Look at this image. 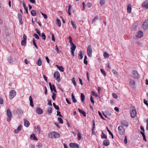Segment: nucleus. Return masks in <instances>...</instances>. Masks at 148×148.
<instances>
[{
    "mask_svg": "<svg viewBox=\"0 0 148 148\" xmlns=\"http://www.w3.org/2000/svg\"><path fill=\"white\" fill-rule=\"evenodd\" d=\"M56 66L60 71L62 72H63L64 71V68L62 66H59L58 65H56Z\"/></svg>",
    "mask_w": 148,
    "mask_h": 148,
    "instance_id": "4be33fe9",
    "label": "nucleus"
},
{
    "mask_svg": "<svg viewBox=\"0 0 148 148\" xmlns=\"http://www.w3.org/2000/svg\"><path fill=\"white\" fill-rule=\"evenodd\" d=\"M144 102L145 105L148 106V103H147V101L145 99H144Z\"/></svg>",
    "mask_w": 148,
    "mask_h": 148,
    "instance_id": "338daca9",
    "label": "nucleus"
},
{
    "mask_svg": "<svg viewBox=\"0 0 148 148\" xmlns=\"http://www.w3.org/2000/svg\"><path fill=\"white\" fill-rule=\"evenodd\" d=\"M112 96L115 99L117 98L118 96L115 93H113L112 94Z\"/></svg>",
    "mask_w": 148,
    "mask_h": 148,
    "instance_id": "6e6d98bb",
    "label": "nucleus"
},
{
    "mask_svg": "<svg viewBox=\"0 0 148 148\" xmlns=\"http://www.w3.org/2000/svg\"><path fill=\"white\" fill-rule=\"evenodd\" d=\"M23 40L26 41V40H27V36H26L25 34H23Z\"/></svg>",
    "mask_w": 148,
    "mask_h": 148,
    "instance_id": "69168bd1",
    "label": "nucleus"
},
{
    "mask_svg": "<svg viewBox=\"0 0 148 148\" xmlns=\"http://www.w3.org/2000/svg\"><path fill=\"white\" fill-rule=\"evenodd\" d=\"M49 84L51 91L52 92L53 90L55 92H56L57 91L56 90V87L54 85H52V86L51 82H49Z\"/></svg>",
    "mask_w": 148,
    "mask_h": 148,
    "instance_id": "1a4fd4ad",
    "label": "nucleus"
},
{
    "mask_svg": "<svg viewBox=\"0 0 148 148\" xmlns=\"http://www.w3.org/2000/svg\"><path fill=\"white\" fill-rule=\"evenodd\" d=\"M135 84V82L134 80H132V79H130V85L134 86Z\"/></svg>",
    "mask_w": 148,
    "mask_h": 148,
    "instance_id": "72a5a7b5",
    "label": "nucleus"
},
{
    "mask_svg": "<svg viewBox=\"0 0 148 148\" xmlns=\"http://www.w3.org/2000/svg\"><path fill=\"white\" fill-rule=\"evenodd\" d=\"M41 14L44 17L45 19H46L47 18V16L46 14H43L42 12H41Z\"/></svg>",
    "mask_w": 148,
    "mask_h": 148,
    "instance_id": "680f3d73",
    "label": "nucleus"
},
{
    "mask_svg": "<svg viewBox=\"0 0 148 148\" xmlns=\"http://www.w3.org/2000/svg\"><path fill=\"white\" fill-rule=\"evenodd\" d=\"M6 114L7 116V121L9 122L11 120L12 117V112L9 108H8L7 110Z\"/></svg>",
    "mask_w": 148,
    "mask_h": 148,
    "instance_id": "7ed1b4c3",
    "label": "nucleus"
},
{
    "mask_svg": "<svg viewBox=\"0 0 148 148\" xmlns=\"http://www.w3.org/2000/svg\"><path fill=\"white\" fill-rule=\"evenodd\" d=\"M71 7V5L70 4H69L68 5V12L69 14V15H71V12L70 11V9Z\"/></svg>",
    "mask_w": 148,
    "mask_h": 148,
    "instance_id": "37998d69",
    "label": "nucleus"
},
{
    "mask_svg": "<svg viewBox=\"0 0 148 148\" xmlns=\"http://www.w3.org/2000/svg\"><path fill=\"white\" fill-rule=\"evenodd\" d=\"M31 13L32 16H35L36 15V10H32L31 11Z\"/></svg>",
    "mask_w": 148,
    "mask_h": 148,
    "instance_id": "c85d7f7f",
    "label": "nucleus"
},
{
    "mask_svg": "<svg viewBox=\"0 0 148 148\" xmlns=\"http://www.w3.org/2000/svg\"><path fill=\"white\" fill-rule=\"evenodd\" d=\"M98 112L100 116L101 117V118L104 120L105 119H104L103 117L101 112L99 111Z\"/></svg>",
    "mask_w": 148,
    "mask_h": 148,
    "instance_id": "4d7b16f0",
    "label": "nucleus"
},
{
    "mask_svg": "<svg viewBox=\"0 0 148 148\" xmlns=\"http://www.w3.org/2000/svg\"><path fill=\"white\" fill-rule=\"evenodd\" d=\"M112 72L114 74V75H115L116 76H117V75H118L117 73L115 70L112 69Z\"/></svg>",
    "mask_w": 148,
    "mask_h": 148,
    "instance_id": "864d4df0",
    "label": "nucleus"
},
{
    "mask_svg": "<svg viewBox=\"0 0 148 148\" xmlns=\"http://www.w3.org/2000/svg\"><path fill=\"white\" fill-rule=\"evenodd\" d=\"M106 112L108 116H110L111 115V113L108 111H106Z\"/></svg>",
    "mask_w": 148,
    "mask_h": 148,
    "instance_id": "774afa93",
    "label": "nucleus"
},
{
    "mask_svg": "<svg viewBox=\"0 0 148 148\" xmlns=\"http://www.w3.org/2000/svg\"><path fill=\"white\" fill-rule=\"evenodd\" d=\"M98 17L97 16H95L93 19L92 21V23H94L95 22L96 20H98Z\"/></svg>",
    "mask_w": 148,
    "mask_h": 148,
    "instance_id": "3c124183",
    "label": "nucleus"
},
{
    "mask_svg": "<svg viewBox=\"0 0 148 148\" xmlns=\"http://www.w3.org/2000/svg\"><path fill=\"white\" fill-rule=\"evenodd\" d=\"M133 77L136 78H139V76L137 72L136 71H134L132 72Z\"/></svg>",
    "mask_w": 148,
    "mask_h": 148,
    "instance_id": "f8f14e48",
    "label": "nucleus"
},
{
    "mask_svg": "<svg viewBox=\"0 0 148 148\" xmlns=\"http://www.w3.org/2000/svg\"><path fill=\"white\" fill-rule=\"evenodd\" d=\"M71 23L74 29H76L77 28V27L76 24L74 22L71 21Z\"/></svg>",
    "mask_w": 148,
    "mask_h": 148,
    "instance_id": "a878e982",
    "label": "nucleus"
},
{
    "mask_svg": "<svg viewBox=\"0 0 148 148\" xmlns=\"http://www.w3.org/2000/svg\"><path fill=\"white\" fill-rule=\"evenodd\" d=\"M29 99L30 101V105L32 107H33L34 106V104L33 103V99L31 96L29 97Z\"/></svg>",
    "mask_w": 148,
    "mask_h": 148,
    "instance_id": "6ab92c4d",
    "label": "nucleus"
},
{
    "mask_svg": "<svg viewBox=\"0 0 148 148\" xmlns=\"http://www.w3.org/2000/svg\"><path fill=\"white\" fill-rule=\"evenodd\" d=\"M94 98L93 97H92V96H91L90 98V100L91 101V102L92 104H94L95 103V101H94L93 100Z\"/></svg>",
    "mask_w": 148,
    "mask_h": 148,
    "instance_id": "5fc2aeb1",
    "label": "nucleus"
},
{
    "mask_svg": "<svg viewBox=\"0 0 148 148\" xmlns=\"http://www.w3.org/2000/svg\"><path fill=\"white\" fill-rule=\"evenodd\" d=\"M53 105L56 109L58 110H59V107L58 106L56 105L55 103H53Z\"/></svg>",
    "mask_w": 148,
    "mask_h": 148,
    "instance_id": "79ce46f5",
    "label": "nucleus"
},
{
    "mask_svg": "<svg viewBox=\"0 0 148 148\" xmlns=\"http://www.w3.org/2000/svg\"><path fill=\"white\" fill-rule=\"evenodd\" d=\"M92 5V4L91 3H89V2L87 4V6L88 8H90L91 7Z\"/></svg>",
    "mask_w": 148,
    "mask_h": 148,
    "instance_id": "bf43d9fd",
    "label": "nucleus"
},
{
    "mask_svg": "<svg viewBox=\"0 0 148 148\" xmlns=\"http://www.w3.org/2000/svg\"><path fill=\"white\" fill-rule=\"evenodd\" d=\"M18 17L19 20V23L21 24H22L23 23L22 20V16L20 14H18Z\"/></svg>",
    "mask_w": 148,
    "mask_h": 148,
    "instance_id": "f3484780",
    "label": "nucleus"
},
{
    "mask_svg": "<svg viewBox=\"0 0 148 148\" xmlns=\"http://www.w3.org/2000/svg\"><path fill=\"white\" fill-rule=\"evenodd\" d=\"M30 138H31L34 140H37L38 139L35 137V135L34 134H32L30 136Z\"/></svg>",
    "mask_w": 148,
    "mask_h": 148,
    "instance_id": "c756f323",
    "label": "nucleus"
},
{
    "mask_svg": "<svg viewBox=\"0 0 148 148\" xmlns=\"http://www.w3.org/2000/svg\"><path fill=\"white\" fill-rule=\"evenodd\" d=\"M71 96H72V100L73 102L74 103L76 102L77 101L75 99V96L73 95V93H72Z\"/></svg>",
    "mask_w": 148,
    "mask_h": 148,
    "instance_id": "7c9ffc66",
    "label": "nucleus"
},
{
    "mask_svg": "<svg viewBox=\"0 0 148 148\" xmlns=\"http://www.w3.org/2000/svg\"><path fill=\"white\" fill-rule=\"evenodd\" d=\"M33 36L36 38L37 39H39V37L38 35L36 34H35L33 35Z\"/></svg>",
    "mask_w": 148,
    "mask_h": 148,
    "instance_id": "13d9d810",
    "label": "nucleus"
},
{
    "mask_svg": "<svg viewBox=\"0 0 148 148\" xmlns=\"http://www.w3.org/2000/svg\"><path fill=\"white\" fill-rule=\"evenodd\" d=\"M142 6L143 8L146 9L148 8V1L146 0L142 3Z\"/></svg>",
    "mask_w": 148,
    "mask_h": 148,
    "instance_id": "9d476101",
    "label": "nucleus"
},
{
    "mask_svg": "<svg viewBox=\"0 0 148 148\" xmlns=\"http://www.w3.org/2000/svg\"><path fill=\"white\" fill-rule=\"evenodd\" d=\"M56 97V94L54 92H53L52 98L53 100H55Z\"/></svg>",
    "mask_w": 148,
    "mask_h": 148,
    "instance_id": "49530a36",
    "label": "nucleus"
},
{
    "mask_svg": "<svg viewBox=\"0 0 148 148\" xmlns=\"http://www.w3.org/2000/svg\"><path fill=\"white\" fill-rule=\"evenodd\" d=\"M68 39L69 40V42L71 45L73 44L72 42V39L71 37L69 36L68 37Z\"/></svg>",
    "mask_w": 148,
    "mask_h": 148,
    "instance_id": "de8ad7c7",
    "label": "nucleus"
},
{
    "mask_svg": "<svg viewBox=\"0 0 148 148\" xmlns=\"http://www.w3.org/2000/svg\"><path fill=\"white\" fill-rule=\"evenodd\" d=\"M32 42H33V44L34 46L35 47L36 49H38V46H37V45L36 44V42H35V40L34 39H33V40H32Z\"/></svg>",
    "mask_w": 148,
    "mask_h": 148,
    "instance_id": "e433bc0d",
    "label": "nucleus"
},
{
    "mask_svg": "<svg viewBox=\"0 0 148 148\" xmlns=\"http://www.w3.org/2000/svg\"><path fill=\"white\" fill-rule=\"evenodd\" d=\"M81 99L82 101H84L85 99V96L83 93H81Z\"/></svg>",
    "mask_w": 148,
    "mask_h": 148,
    "instance_id": "473e14b6",
    "label": "nucleus"
},
{
    "mask_svg": "<svg viewBox=\"0 0 148 148\" xmlns=\"http://www.w3.org/2000/svg\"><path fill=\"white\" fill-rule=\"evenodd\" d=\"M49 136L51 138H59L60 137V135L58 133H56L55 131H53L50 133L49 134Z\"/></svg>",
    "mask_w": 148,
    "mask_h": 148,
    "instance_id": "f03ea898",
    "label": "nucleus"
},
{
    "mask_svg": "<svg viewBox=\"0 0 148 148\" xmlns=\"http://www.w3.org/2000/svg\"><path fill=\"white\" fill-rule=\"evenodd\" d=\"M57 116H59L60 117H62V116L60 112L58 111H57Z\"/></svg>",
    "mask_w": 148,
    "mask_h": 148,
    "instance_id": "e2e57ef3",
    "label": "nucleus"
},
{
    "mask_svg": "<svg viewBox=\"0 0 148 148\" xmlns=\"http://www.w3.org/2000/svg\"><path fill=\"white\" fill-rule=\"evenodd\" d=\"M78 110L80 113L82 114L84 116H86V113L83 111L82 110L79 108Z\"/></svg>",
    "mask_w": 148,
    "mask_h": 148,
    "instance_id": "412c9836",
    "label": "nucleus"
},
{
    "mask_svg": "<svg viewBox=\"0 0 148 148\" xmlns=\"http://www.w3.org/2000/svg\"><path fill=\"white\" fill-rule=\"evenodd\" d=\"M127 137L126 136H125V137L124 140V143L126 144H127Z\"/></svg>",
    "mask_w": 148,
    "mask_h": 148,
    "instance_id": "052dcab7",
    "label": "nucleus"
},
{
    "mask_svg": "<svg viewBox=\"0 0 148 148\" xmlns=\"http://www.w3.org/2000/svg\"><path fill=\"white\" fill-rule=\"evenodd\" d=\"M103 56L105 58H108L109 56V54L106 52H104L103 54Z\"/></svg>",
    "mask_w": 148,
    "mask_h": 148,
    "instance_id": "ea45409f",
    "label": "nucleus"
},
{
    "mask_svg": "<svg viewBox=\"0 0 148 148\" xmlns=\"http://www.w3.org/2000/svg\"><path fill=\"white\" fill-rule=\"evenodd\" d=\"M52 109L51 107L48 108L47 110V112L49 115H50L52 113Z\"/></svg>",
    "mask_w": 148,
    "mask_h": 148,
    "instance_id": "2f4dec72",
    "label": "nucleus"
},
{
    "mask_svg": "<svg viewBox=\"0 0 148 148\" xmlns=\"http://www.w3.org/2000/svg\"><path fill=\"white\" fill-rule=\"evenodd\" d=\"M143 36V33L142 31L139 30L138 31L137 34L135 36L134 39H137L141 38Z\"/></svg>",
    "mask_w": 148,
    "mask_h": 148,
    "instance_id": "423d86ee",
    "label": "nucleus"
},
{
    "mask_svg": "<svg viewBox=\"0 0 148 148\" xmlns=\"http://www.w3.org/2000/svg\"><path fill=\"white\" fill-rule=\"evenodd\" d=\"M26 41L22 40L21 42V45L22 46H25L26 45Z\"/></svg>",
    "mask_w": 148,
    "mask_h": 148,
    "instance_id": "c03bdc74",
    "label": "nucleus"
},
{
    "mask_svg": "<svg viewBox=\"0 0 148 148\" xmlns=\"http://www.w3.org/2000/svg\"><path fill=\"white\" fill-rule=\"evenodd\" d=\"M92 49L91 46L90 45H88L87 49V53L88 57H90L92 56Z\"/></svg>",
    "mask_w": 148,
    "mask_h": 148,
    "instance_id": "20e7f679",
    "label": "nucleus"
},
{
    "mask_svg": "<svg viewBox=\"0 0 148 148\" xmlns=\"http://www.w3.org/2000/svg\"><path fill=\"white\" fill-rule=\"evenodd\" d=\"M91 94L93 96H95V97H98V95H97V93L94 91H92V92Z\"/></svg>",
    "mask_w": 148,
    "mask_h": 148,
    "instance_id": "58836bf2",
    "label": "nucleus"
},
{
    "mask_svg": "<svg viewBox=\"0 0 148 148\" xmlns=\"http://www.w3.org/2000/svg\"><path fill=\"white\" fill-rule=\"evenodd\" d=\"M22 126L21 125H20L18 126V127L17 129L20 131L21 130L22 128Z\"/></svg>",
    "mask_w": 148,
    "mask_h": 148,
    "instance_id": "0e129e2a",
    "label": "nucleus"
},
{
    "mask_svg": "<svg viewBox=\"0 0 148 148\" xmlns=\"http://www.w3.org/2000/svg\"><path fill=\"white\" fill-rule=\"evenodd\" d=\"M71 81L74 85L75 86H77V83L75 82V77H73L72 78Z\"/></svg>",
    "mask_w": 148,
    "mask_h": 148,
    "instance_id": "f704fd0d",
    "label": "nucleus"
},
{
    "mask_svg": "<svg viewBox=\"0 0 148 148\" xmlns=\"http://www.w3.org/2000/svg\"><path fill=\"white\" fill-rule=\"evenodd\" d=\"M100 71L101 73H102L103 75L105 77L106 76V73L104 71V70L103 69H100Z\"/></svg>",
    "mask_w": 148,
    "mask_h": 148,
    "instance_id": "a19ab883",
    "label": "nucleus"
},
{
    "mask_svg": "<svg viewBox=\"0 0 148 148\" xmlns=\"http://www.w3.org/2000/svg\"><path fill=\"white\" fill-rule=\"evenodd\" d=\"M69 146L71 147L79 148V145L75 143H71L69 144Z\"/></svg>",
    "mask_w": 148,
    "mask_h": 148,
    "instance_id": "9b49d317",
    "label": "nucleus"
},
{
    "mask_svg": "<svg viewBox=\"0 0 148 148\" xmlns=\"http://www.w3.org/2000/svg\"><path fill=\"white\" fill-rule=\"evenodd\" d=\"M41 36L43 40H45L46 39V36L44 33H42L41 34Z\"/></svg>",
    "mask_w": 148,
    "mask_h": 148,
    "instance_id": "8fccbe9b",
    "label": "nucleus"
},
{
    "mask_svg": "<svg viewBox=\"0 0 148 148\" xmlns=\"http://www.w3.org/2000/svg\"><path fill=\"white\" fill-rule=\"evenodd\" d=\"M105 0H100V3L101 5H102L105 4Z\"/></svg>",
    "mask_w": 148,
    "mask_h": 148,
    "instance_id": "603ef678",
    "label": "nucleus"
},
{
    "mask_svg": "<svg viewBox=\"0 0 148 148\" xmlns=\"http://www.w3.org/2000/svg\"><path fill=\"white\" fill-rule=\"evenodd\" d=\"M121 124L123 126H125L126 127L128 126V123L125 120H123L121 121Z\"/></svg>",
    "mask_w": 148,
    "mask_h": 148,
    "instance_id": "ddd939ff",
    "label": "nucleus"
},
{
    "mask_svg": "<svg viewBox=\"0 0 148 148\" xmlns=\"http://www.w3.org/2000/svg\"><path fill=\"white\" fill-rule=\"evenodd\" d=\"M36 112L38 114H40L43 113V111L41 108L37 107L36 109Z\"/></svg>",
    "mask_w": 148,
    "mask_h": 148,
    "instance_id": "4468645a",
    "label": "nucleus"
},
{
    "mask_svg": "<svg viewBox=\"0 0 148 148\" xmlns=\"http://www.w3.org/2000/svg\"><path fill=\"white\" fill-rule=\"evenodd\" d=\"M8 60L9 63H12L13 62L12 60V58L11 56H9L8 58Z\"/></svg>",
    "mask_w": 148,
    "mask_h": 148,
    "instance_id": "b1692460",
    "label": "nucleus"
},
{
    "mask_svg": "<svg viewBox=\"0 0 148 148\" xmlns=\"http://www.w3.org/2000/svg\"><path fill=\"white\" fill-rule=\"evenodd\" d=\"M118 130L119 134L123 135L125 133V129L122 126H119L118 127Z\"/></svg>",
    "mask_w": 148,
    "mask_h": 148,
    "instance_id": "39448f33",
    "label": "nucleus"
},
{
    "mask_svg": "<svg viewBox=\"0 0 148 148\" xmlns=\"http://www.w3.org/2000/svg\"><path fill=\"white\" fill-rule=\"evenodd\" d=\"M16 94L15 91L14 90H12L10 92L9 97L11 99H12L16 96Z\"/></svg>",
    "mask_w": 148,
    "mask_h": 148,
    "instance_id": "6e6552de",
    "label": "nucleus"
},
{
    "mask_svg": "<svg viewBox=\"0 0 148 148\" xmlns=\"http://www.w3.org/2000/svg\"><path fill=\"white\" fill-rule=\"evenodd\" d=\"M56 23L58 25L59 27H60L61 26V23L60 20L58 18H57L56 19Z\"/></svg>",
    "mask_w": 148,
    "mask_h": 148,
    "instance_id": "cd10ccee",
    "label": "nucleus"
},
{
    "mask_svg": "<svg viewBox=\"0 0 148 148\" xmlns=\"http://www.w3.org/2000/svg\"><path fill=\"white\" fill-rule=\"evenodd\" d=\"M58 120L59 122L61 124H62L63 123V120L61 118H58Z\"/></svg>",
    "mask_w": 148,
    "mask_h": 148,
    "instance_id": "09e8293b",
    "label": "nucleus"
},
{
    "mask_svg": "<svg viewBox=\"0 0 148 148\" xmlns=\"http://www.w3.org/2000/svg\"><path fill=\"white\" fill-rule=\"evenodd\" d=\"M101 138H105L106 139L107 138V136L105 135L103 132H102V135L101 136Z\"/></svg>",
    "mask_w": 148,
    "mask_h": 148,
    "instance_id": "4c0bfd02",
    "label": "nucleus"
},
{
    "mask_svg": "<svg viewBox=\"0 0 148 148\" xmlns=\"http://www.w3.org/2000/svg\"><path fill=\"white\" fill-rule=\"evenodd\" d=\"M71 47L70 49H71V50L73 51H75L76 48V46L74 44H73L71 45Z\"/></svg>",
    "mask_w": 148,
    "mask_h": 148,
    "instance_id": "393cba45",
    "label": "nucleus"
},
{
    "mask_svg": "<svg viewBox=\"0 0 148 148\" xmlns=\"http://www.w3.org/2000/svg\"><path fill=\"white\" fill-rule=\"evenodd\" d=\"M130 114L131 117L132 118H135L137 112L135 107L132 106L130 108Z\"/></svg>",
    "mask_w": 148,
    "mask_h": 148,
    "instance_id": "f257e3e1",
    "label": "nucleus"
},
{
    "mask_svg": "<svg viewBox=\"0 0 148 148\" xmlns=\"http://www.w3.org/2000/svg\"><path fill=\"white\" fill-rule=\"evenodd\" d=\"M103 144L106 146H108L109 145L110 142L108 140H105L103 141Z\"/></svg>",
    "mask_w": 148,
    "mask_h": 148,
    "instance_id": "a211bd4d",
    "label": "nucleus"
},
{
    "mask_svg": "<svg viewBox=\"0 0 148 148\" xmlns=\"http://www.w3.org/2000/svg\"><path fill=\"white\" fill-rule=\"evenodd\" d=\"M147 21V20H146L143 24L142 27L144 29H147L148 28V24Z\"/></svg>",
    "mask_w": 148,
    "mask_h": 148,
    "instance_id": "2eb2a0df",
    "label": "nucleus"
},
{
    "mask_svg": "<svg viewBox=\"0 0 148 148\" xmlns=\"http://www.w3.org/2000/svg\"><path fill=\"white\" fill-rule=\"evenodd\" d=\"M24 121V125L27 127L29 126L30 125L29 122L27 120L25 119Z\"/></svg>",
    "mask_w": 148,
    "mask_h": 148,
    "instance_id": "aec40b11",
    "label": "nucleus"
},
{
    "mask_svg": "<svg viewBox=\"0 0 148 148\" xmlns=\"http://www.w3.org/2000/svg\"><path fill=\"white\" fill-rule=\"evenodd\" d=\"M77 137L79 140H80L82 138V137L81 136V134L79 132H78L77 134Z\"/></svg>",
    "mask_w": 148,
    "mask_h": 148,
    "instance_id": "c9c22d12",
    "label": "nucleus"
},
{
    "mask_svg": "<svg viewBox=\"0 0 148 148\" xmlns=\"http://www.w3.org/2000/svg\"><path fill=\"white\" fill-rule=\"evenodd\" d=\"M36 64L38 66H40L42 65V61L40 59H39L38 61L36 62Z\"/></svg>",
    "mask_w": 148,
    "mask_h": 148,
    "instance_id": "bb28decb",
    "label": "nucleus"
},
{
    "mask_svg": "<svg viewBox=\"0 0 148 148\" xmlns=\"http://www.w3.org/2000/svg\"><path fill=\"white\" fill-rule=\"evenodd\" d=\"M127 12L128 13H130L131 12L132 7L131 4H129L128 5L127 8Z\"/></svg>",
    "mask_w": 148,
    "mask_h": 148,
    "instance_id": "dca6fc26",
    "label": "nucleus"
},
{
    "mask_svg": "<svg viewBox=\"0 0 148 148\" xmlns=\"http://www.w3.org/2000/svg\"><path fill=\"white\" fill-rule=\"evenodd\" d=\"M56 50L57 52L59 54H60L61 53V51H59L58 47L57 45H56Z\"/></svg>",
    "mask_w": 148,
    "mask_h": 148,
    "instance_id": "a18cd8bd",
    "label": "nucleus"
},
{
    "mask_svg": "<svg viewBox=\"0 0 148 148\" xmlns=\"http://www.w3.org/2000/svg\"><path fill=\"white\" fill-rule=\"evenodd\" d=\"M83 53L82 51H80L78 55V58L79 60H81L83 58Z\"/></svg>",
    "mask_w": 148,
    "mask_h": 148,
    "instance_id": "5701e85b",
    "label": "nucleus"
},
{
    "mask_svg": "<svg viewBox=\"0 0 148 148\" xmlns=\"http://www.w3.org/2000/svg\"><path fill=\"white\" fill-rule=\"evenodd\" d=\"M54 77L58 82L60 81V74L58 71H56L54 74Z\"/></svg>",
    "mask_w": 148,
    "mask_h": 148,
    "instance_id": "0eeeda50",
    "label": "nucleus"
}]
</instances>
